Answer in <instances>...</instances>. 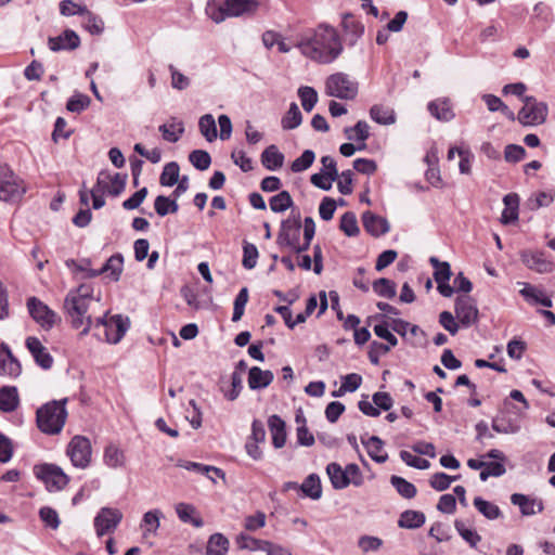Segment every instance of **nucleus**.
<instances>
[{"instance_id": "f257e3e1", "label": "nucleus", "mask_w": 555, "mask_h": 555, "mask_svg": "<svg viewBox=\"0 0 555 555\" xmlns=\"http://www.w3.org/2000/svg\"><path fill=\"white\" fill-rule=\"evenodd\" d=\"M297 47L302 55L319 64L333 63L344 50L336 29L325 24L302 36Z\"/></svg>"}, {"instance_id": "f03ea898", "label": "nucleus", "mask_w": 555, "mask_h": 555, "mask_svg": "<svg viewBox=\"0 0 555 555\" xmlns=\"http://www.w3.org/2000/svg\"><path fill=\"white\" fill-rule=\"evenodd\" d=\"M95 301L98 299L93 297V288L88 284L70 289L64 299V311L70 325L76 330L81 328L80 336L87 335L92 330L94 319L90 308Z\"/></svg>"}, {"instance_id": "7ed1b4c3", "label": "nucleus", "mask_w": 555, "mask_h": 555, "mask_svg": "<svg viewBox=\"0 0 555 555\" xmlns=\"http://www.w3.org/2000/svg\"><path fill=\"white\" fill-rule=\"evenodd\" d=\"M66 402L67 399L52 400L37 410L36 422L40 431L47 435L62 431L67 420Z\"/></svg>"}, {"instance_id": "20e7f679", "label": "nucleus", "mask_w": 555, "mask_h": 555, "mask_svg": "<svg viewBox=\"0 0 555 555\" xmlns=\"http://www.w3.org/2000/svg\"><path fill=\"white\" fill-rule=\"evenodd\" d=\"M126 175L102 170L98 176L96 184L91 190L93 208L100 209L105 205L104 194L114 197L120 195L126 188Z\"/></svg>"}, {"instance_id": "39448f33", "label": "nucleus", "mask_w": 555, "mask_h": 555, "mask_svg": "<svg viewBox=\"0 0 555 555\" xmlns=\"http://www.w3.org/2000/svg\"><path fill=\"white\" fill-rule=\"evenodd\" d=\"M129 327L130 320L128 317H124L121 314L107 317V313L95 318L92 326V328L95 331L94 335L101 338L99 331L102 330L104 333V340L109 344L119 343Z\"/></svg>"}, {"instance_id": "423d86ee", "label": "nucleus", "mask_w": 555, "mask_h": 555, "mask_svg": "<svg viewBox=\"0 0 555 555\" xmlns=\"http://www.w3.org/2000/svg\"><path fill=\"white\" fill-rule=\"evenodd\" d=\"M324 92L327 96L340 100H353L359 92V83L350 75L337 72L325 79Z\"/></svg>"}, {"instance_id": "0eeeda50", "label": "nucleus", "mask_w": 555, "mask_h": 555, "mask_svg": "<svg viewBox=\"0 0 555 555\" xmlns=\"http://www.w3.org/2000/svg\"><path fill=\"white\" fill-rule=\"evenodd\" d=\"M300 231L301 220L299 215L283 220L276 236V244L281 248H289L296 254H301L304 250H298L301 247L299 244Z\"/></svg>"}, {"instance_id": "6e6552de", "label": "nucleus", "mask_w": 555, "mask_h": 555, "mask_svg": "<svg viewBox=\"0 0 555 555\" xmlns=\"http://www.w3.org/2000/svg\"><path fill=\"white\" fill-rule=\"evenodd\" d=\"M26 189L13 170L5 164L0 165V201L16 202Z\"/></svg>"}, {"instance_id": "1a4fd4ad", "label": "nucleus", "mask_w": 555, "mask_h": 555, "mask_svg": "<svg viewBox=\"0 0 555 555\" xmlns=\"http://www.w3.org/2000/svg\"><path fill=\"white\" fill-rule=\"evenodd\" d=\"M524 106L518 112V121L524 126L542 125L547 117L548 107L544 102H539L533 96L522 98Z\"/></svg>"}, {"instance_id": "9d476101", "label": "nucleus", "mask_w": 555, "mask_h": 555, "mask_svg": "<svg viewBox=\"0 0 555 555\" xmlns=\"http://www.w3.org/2000/svg\"><path fill=\"white\" fill-rule=\"evenodd\" d=\"M35 475L42 480L50 492L61 491L69 481L68 476L55 464H41L34 468Z\"/></svg>"}, {"instance_id": "9b49d317", "label": "nucleus", "mask_w": 555, "mask_h": 555, "mask_svg": "<svg viewBox=\"0 0 555 555\" xmlns=\"http://www.w3.org/2000/svg\"><path fill=\"white\" fill-rule=\"evenodd\" d=\"M66 453L75 467L86 468L91 462V442L83 436H75L69 441Z\"/></svg>"}, {"instance_id": "f8f14e48", "label": "nucleus", "mask_w": 555, "mask_h": 555, "mask_svg": "<svg viewBox=\"0 0 555 555\" xmlns=\"http://www.w3.org/2000/svg\"><path fill=\"white\" fill-rule=\"evenodd\" d=\"M27 309L31 318L43 328L51 330L59 319L57 314L36 297L27 300Z\"/></svg>"}, {"instance_id": "ddd939ff", "label": "nucleus", "mask_w": 555, "mask_h": 555, "mask_svg": "<svg viewBox=\"0 0 555 555\" xmlns=\"http://www.w3.org/2000/svg\"><path fill=\"white\" fill-rule=\"evenodd\" d=\"M122 519L118 508L103 507L94 517V528L98 537L113 532Z\"/></svg>"}, {"instance_id": "4468645a", "label": "nucleus", "mask_w": 555, "mask_h": 555, "mask_svg": "<svg viewBox=\"0 0 555 555\" xmlns=\"http://www.w3.org/2000/svg\"><path fill=\"white\" fill-rule=\"evenodd\" d=\"M478 308L476 301L467 295L459 296L455 299V315L459 323L464 327H469L478 320Z\"/></svg>"}, {"instance_id": "2eb2a0df", "label": "nucleus", "mask_w": 555, "mask_h": 555, "mask_svg": "<svg viewBox=\"0 0 555 555\" xmlns=\"http://www.w3.org/2000/svg\"><path fill=\"white\" fill-rule=\"evenodd\" d=\"M26 348L35 359L36 363L44 369L49 370L53 364V358L48 352L47 348L35 336H29L25 341Z\"/></svg>"}, {"instance_id": "dca6fc26", "label": "nucleus", "mask_w": 555, "mask_h": 555, "mask_svg": "<svg viewBox=\"0 0 555 555\" xmlns=\"http://www.w3.org/2000/svg\"><path fill=\"white\" fill-rule=\"evenodd\" d=\"M522 262L530 269L539 273L551 272L554 268L552 261L546 259L543 251L539 250H524L521 251Z\"/></svg>"}, {"instance_id": "f3484780", "label": "nucleus", "mask_w": 555, "mask_h": 555, "mask_svg": "<svg viewBox=\"0 0 555 555\" xmlns=\"http://www.w3.org/2000/svg\"><path fill=\"white\" fill-rule=\"evenodd\" d=\"M80 44V38L76 31L72 29L64 30L56 37H50L48 39L49 49L53 52L62 50H75Z\"/></svg>"}, {"instance_id": "a211bd4d", "label": "nucleus", "mask_w": 555, "mask_h": 555, "mask_svg": "<svg viewBox=\"0 0 555 555\" xmlns=\"http://www.w3.org/2000/svg\"><path fill=\"white\" fill-rule=\"evenodd\" d=\"M22 372L20 361L12 354L5 344L0 345V375L8 377H17Z\"/></svg>"}, {"instance_id": "6ab92c4d", "label": "nucleus", "mask_w": 555, "mask_h": 555, "mask_svg": "<svg viewBox=\"0 0 555 555\" xmlns=\"http://www.w3.org/2000/svg\"><path fill=\"white\" fill-rule=\"evenodd\" d=\"M223 3L229 17L251 15L259 8L257 0H224Z\"/></svg>"}, {"instance_id": "aec40b11", "label": "nucleus", "mask_w": 555, "mask_h": 555, "mask_svg": "<svg viewBox=\"0 0 555 555\" xmlns=\"http://www.w3.org/2000/svg\"><path fill=\"white\" fill-rule=\"evenodd\" d=\"M362 223L367 233L373 236H380L389 231L388 221L371 211H364L362 215Z\"/></svg>"}, {"instance_id": "412c9836", "label": "nucleus", "mask_w": 555, "mask_h": 555, "mask_svg": "<svg viewBox=\"0 0 555 555\" xmlns=\"http://www.w3.org/2000/svg\"><path fill=\"white\" fill-rule=\"evenodd\" d=\"M122 266L124 257L120 254H115L106 260V262L101 269H99L98 271H90V276H99L101 274L107 273V275L114 282H117L120 279Z\"/></svg>"}, {"instance_id": "4be33fe9", "label": "nucleus", "mask_w": 555, "mask_h": 555, "mask_svg": "<svg viewBox=\"0 0 555 555\" xmlns=\"http://www.w3.org/2000/svg\"><path fill=\"white\" fill-rule=\"evenodd\" d=\"M274 375L269 370L253 366L248 372V386L250 389H262L273 382Z\"/></svg>"}, {"instance_id": "5701e85b", "label": "nucleus", "mask_w": 555, "mask_h": 555, "mask_svg": "<svg viewBox=\"0 0 555 555\" xmlns=\"http://www.w3.org/2000/svg\"><path fill=\"white\" fill-rule=\"evenodd\" d=\"M511 502L520 508L524 516L534 515L543 509L541 502L520 493L512 494Z\"/></svg>"}, {"instance_id": "b1692460", "label": "nucleus", "mask_w": 555, "mask_h": 555, "mask_svg": "<svg viewBox=\"0 0 555 555\" xmlns=\"http://www.w3.org/2000/svg\"><path fill=\"white\" fill-rule=\"evenodd\" d=\"M521 426L517 418L506 416L504 413L492 420V429L498 434L513 435L520 430Z\"/></svg>"}, {"instance_id": "393cba45", "label": "nucleus", "mask_w": 555, "mask_h": 555, "mask_svg": "<svg viewBox=\"0 0 555 555\" xmlns=\"http://www.w3.org/2000/svg\"><path fill=\"white\" fill-rule=\"evenodd\" d=\"M162 517L163 513L159 509H152L143 515L140 527L142 529V537L144 539L157 533Z\"/></svg>"}, {"instance_id": "a878e982", "label": "nucleus", "mask_w": 555, "mask_h": 555, "mask_svg": "<svg viewBox=\"0 0 555 555\" xmlns=\"http://www.w3.org/2000/svg\"><path fill=\"white\" fill-rule=\"evenodd\" d=\"M20 404L17 388L14 386H3L0 388V411L4 413L13 412Z\"/></svg>"}, {"instance_id": "bb28decb", "label": "nucleus", "mask_w": 555, "mask_h": 555, "mask_svg": "<svg viewBox=\"0 0 555 555\" xmlns=\"http://www.w3.org/2000/svg\"><path fill=\"white\" fill-rule=\"evenodd\" d=\"M344 133L349 141H360L358 150L361 151L365 149L364 142L370 137V126L366 121L359 120L353 127L345 128Z\"/></svg>"}, {"instance_id": "cd10ccee", "label": "nucleus", "mask_w": 555, "mask_h": 555, "mask_svg": "<svg viewBox=\"0 0 555 555\" xmlns=\"http://www.w3.org/2000/svg\"><path fill=\"white\" fill-rule=\"evenodd\" d=\"M176 513L182 522L192 524L195 528H201L204 525L196 508L191 504L178 503L176 505Z\"/></svg>"}, {"instance_id": "c85d7f7f", "label": "nucleus", "mask_w": 555, "mask_h": 555, "mask_svg": "<svg viewBox=\"0 0 555 555\" xmlns=\"http://www.w3.org/2000/svg\"><path fill=\"white\" fill-rule=\"evenodd\" d=\"M429 113L440 121H450L454 117L450 101L438 99L428 104Z\"/></svg>"}, {"instance_id": "c756f323", "label": "nucleus", "mask_w": 555, "mask_h": 555, "mask_svg": "<svg viewBox=\"0 0 555 555\" xmlns=\"http://www.w3.org/2000/svg\"><path fill=\"white\" fill-rule=\"evenodd\" d=\"M158 131L165 141L176 143L184 132V125L181 120L171 118L169 122L160 125Z\"/></svg>"}, {"instance_id": "7c9ffc66", "label": "nucleus", "mask_w": 555, "mask_h": 555, "mask_svg": "<svg viewBox=\"0 0 555 555\" xmlns=\"http://www.w3.org/2000/svg\"><path fill=\"white\" fill-rule=\"evenodd\" d=\"M272 436V443L275 448H282L286 442V430L284 421L278 415H271L268 421Z\"/></svg>"}, {"instance_id": "2f4dec72", "label": "nucleus", "mask_w": 555, "mask_h": 555, "mask_svg": "<svg viewBox=\"0 0 555 555\" xmlns=\"http://www.w3.org/2000/svg\"><path fill=\"white\" fill-rule=\"evenodd\" d=\"M103 462L109 468H121L126 465L125 452L115 444H108L104 449Z\"/></svg>"}, {"instance_id": "473e14b6", "label": "nucleus", "mask_w": 555, "mask_h": 555, "mask_svg": "<svg viewBox=\"0 0 555 555\" xmlns=\"http://www.w3.org/2000/svg\"><path fill=\"white\" fill-rule=\"evenodd\" d=\"M370 117L377 124L389 126L396 122L395 111L382 104H375L370 109Z\"/></svg>"}, {"instance_id": "72a5a7b5", "label": "nucleus", "mask_w": 555, "mask_h": 555, "mask_svg": "<svg viewBox=\"0 0 555 555\" xmlns=\"http://www.w3.org/2000/svg\"><path fill=\"white\" fill-rule=\"evenodd\" d=\"M326 473L334 489H345L350 485V480L346 477L345 468L338 463H330L326 466Z\"/></svg>"}, {"instance_id": "f704fd0d", "label": "nucleus", "mask_w": 555, "mask_h": 555, "mask_svg": "<svg viewBox=\"0 0 555 555\" xmlns=\"http://www.w3.org/2000/svg\"><path fill=\"white\" fill-rule=\"evenodd\" d=\"M505 208L501 215V222L508 224L518 219L519 198L517 194H507L503 198Z\"/></svg>"}, {"instance_id": "c9c22d12", "label": "nucleus", "mask_w": 555, "mask_h": 555, "mask_svg": "<svg viewBox=\"0 0 555 555\" xmlns=\"http://www.w3.org/2000/svg\"><path fill=\"white\" fill-rule=\"evenodd\" d=\"M261 163L268 170L274 171L283 166L284 155L275 145H270L261 153Z\"/></svg>"}, {"instance_id": "e433bc0d", "label": "nucleus", "mask_w": 555, "mask_h": 555, "mask_svg": "<svg viewBox=\"0 0 555 555\" xmlns=\"http://www.w3.org/2000/svg\"><path fill=\"white\" fill-rule=\"evenodd\" d=\"M362 443L366 447L367 453L371 459L377 463H385L388 459V455L382 454L384 442L377 436H372L366 440L362 437Z\"/></svg>"}, {"instance_id": "4c0bfd02", "label": "nucleus", "mask_w": 555, "mask_h": 555, "mask_svg": "<svg viewBox=\"0 0 555 555\" xmlns=\"http://www.w3.org/2000/svg\"><path fill=\"white\" fill-rule=\"evenodd\" d=\"M520 294L529 304L542 305L544 307L552 306L551 298L544 292L531 285H525V287L520 291Z\"/></svg>"}, {"instance_id": "58836bf2", "label": "nucleus", "mask_w": 555, "mask_h": 555, "mask_svg": "<svg viewBox=\"0 0 555 555\" xmlns=\"http://www.w3.org/2000/svg\"><path fill=\"white\" fill-rule=\"evenodd\" d=\"M178 466L182 467L186 470H193L201 475H206L214 482H215V478L212 476H209V473H214L216 476L224 478V473L220 468L215 467V466L204 465L201 463L190 462V461H179Z\"/></svg>"}, {"instance_id": "ea45409f", "label": "nucleus", "mask_w": 555, "mask_h": 555, "mask_svg": "<svg viewBox=\"0 0 555 555\" xmlns=\"http://www.w3.org/2000/svg\"><path fill=\"white\" fill-rule=\"evenodd\" d=\"M302 493L312 499L319 500L322 496V487L320 478L317 474H310L300 485Z\"/></svg>"}, {"instance_id": "a19ab883", "label": "nucleus", "mask_w": 555, "mask_h": 555, "mask_svg": "<svg viewBox=\"0 0 555 555\" xmlns=\"http://www.w3.org/2000/svg\"><path fill=\"white\" fill-rule=\"evenodd\" d=\"M201 134L208 141L214 142L218 138L216 120L211 114L201 116L198 120Z\"/></svg>"}, {"instance_id": "79ce46f5", "label": "nucleus", "mask_w": 555, "mask_h": 555, "mask_svg": "<svg viewBox=\"0 0 555 555\" xmlns=\"http://www.w3.org/2000/svg\"><path fill=\"white\" fill-rule=\"evenodd\" d=\"M474 506L489 520H494L502 516V512L496 504L486 501L480 496L474 499Z\"/></svg>"}, {"instance_id": "37998d69", "label": "nucleus", "mask_w": 555, "mask_h": 555, "mask_svg": "<svg viewBox=\"0 0 555 555\" xmlns=\"http://www.w3.org/2000/svg\"><path fill=\"white\" fill-rule=\"evenodd\" d=\"M229 550V540L221 533H214L210 535L207 546L206 555H224Z\"/></svg>"}, {"instance_id": "c03bdc74", "label": "nucleus", "mask_w": 555, "mask_h": 555, "mask_svg": "<svg viewBox=\"0 0 555 555\" xmlns=\"http://www.w3.org/2000/svg\"><path fill=\"white\" fill-rule=\"evenodd\" d=\"M302 114L296 103H291L288 111L281 119V126L284 130H292L300 126Z\"/></svg>"}, {"instance_id": "a18cd8bd", "label": "nucleus", "mask_w": 555, "mask_h": 555, "mask_svg": "<svg viewBox=\"0 0 555 555\" xmlns=\"http://www.w3.org/2000/svg\"><path fill=\"white\" fill-rule=\"evenodd\" d=\"M425 522V515L417 511H405L401 514L398 525L401 528L415 529L423 526Z\"/></svg>"}, {"instance_id": "49530a36", "label": "nucleus", "mask_w": 555, "mask_h": 555, "mask_svg": "<svg viewBox=\"0 0 555 555\" xmlns=\"http://www.w3.org/2000/svg\"><path fill=\"white\" fill-rule=\"evenodd\" d=\"M390 483L397 490V492L404 499H412L416 495V487L399 476H391Z\"/></svg>"}, {"instance_id": "de8ad7c7", "label": "nucleus", "mask_w": 555, "mask_h": 555, "mask_svg": "<svg viewBox=\"0 0 555 555\" xmlns=\"http://www.w3.org/2000/svg\"><path fill=\"white\" fill-rule=\"evenodd\" d=\"M180 167L176 162L166 164L163 168L159 182L163 186H173L179 181Z\"/></svg>"}, {"instance_id": "09e8293b", "label": "nucleus", "mask_w": 555, "mask_h": 555, "mask_svg": "<svg viewBox=\"0 0 555 555\" xmlns=\"http://www.w3.org/2000/svg\"><path fill=\"white\" fill-rule=\"evenodd\" d=\"M154 208L158 216L165 217L170 212L176 214L179 209V206L175 198L171 199L167 196L158 195L155 198Z\"/></svg>"}, {"instance_id": "8fccbe9b", "label": "nucleus", "mask_w": 555, "mask_h": 555, "mask_svg": "<svg viewBox=\"0 0 555 555\" xmlns=\"http://www.w3.org/2000/svg\"><path fill=\"white\" fill-rule=\"evenodd\" d=\"M269 205L273 212H283L293 206V198L287 191H281L270 198Z\"/></svg>"}, {"instance_id": "3c124183", "label": "nucleus", "mask_w": 555, "mask_h": 555, "mask_svg": "<svg viewBox=\"0 0 555 555\" xmlns=\"http://www.w3.org/2000/svg\"><path fill=\"white\" fill-rule=\"evenodd\" d=\"M298 96L301 102V106L306 112H311L318 103V92L314 88L302 86L298 89Z\"/></svg>"}, {"instance_id": "603ef678", "label": "nucleus", "mask_w": 555, "mask_h": 555, "mask_svg": "<svg viewBox=\"0 0 555 555\" xmlns=\"http://www.w3.org/2000/svg\"><path fill=\"white\" fill-rule=\"evenodd\" d=\"M81 26L89 31L91 35H100L104 29L103 21L93 15L86 9V12L81 15Z\"/></svg>"}, {"instance_id": "864d4df0", "label": "nucleus", "mask_w": 555, "mask_h": 555, "mask_svg": "<svg viewBox=\"0 0 555 555\" xmlns=\"http://www.w3.org/2000/svg\"><path fill=\"white\" fill-rule=\"evenodd\" d=\"M373 289L378 296L388 298V299L393 298L397 293L396 284L386 278H380V279L376 280L373 283Z\"/></svg>"}, {"instance_id": "5fc2aeb1", "label": "nucleus", "mask_w": 555, "mask_h": 555, "mask_svg": "<svg viewBox=\"0 0 555 555\" xmlns=\"http://www.w3.org/2000/svg\"><path fill=\"white\" fill-rule=\"evenodd\" d=\"M430 264L435 268L434 279L437 283L449 282L451 278L450 264L446 261H439L436 257L429 259Z\"/></svg>"}, {"instance_id": "6e6d98bb", "label": "nucleus", "mask_w": 555, "mask_h": 555, "mask_svg": "<svg viewBox=\"0 0 555 555\" xmlns=\"http://www.w3.org/2000/svg\"><path fill=\"white\" fill-rule=\"evenodd\" d=\"M190 163L198 170H206L211 164V157L204 150H194L189 155Z\"/></svg>"}, {"instance_id": "4d7b16f0", "label": "nucleus", "mask_w": 555, "mask_h": 555, "mask_svg": "<svg viewBox=\"0 0 555 555\" xmlns=\"http://www.w3.org/2000/svg\"><path fill=\"white\" fill-rule=\"evenodd\" d=\"M339 228L347 236H356L359 233L356 215L351 211L345 212L340 218Z\"/></svg>"}, {"instance_id": "13d9d810", "label": "nucleus", "mask_w": 555, "mask_h": 555, "mask_svg": "<svg viewBox=\"0 0 555 555\" xmlns=\"http://www.w3.org/2000/svg\"><path fill=\"white\" fill-rule=\"evenodd\" d=\"M314 158H315V154L313 151H311V150L304 151V153L292 163V165H291L292 171L293 172H301V171L307 170L313 164Z\"/></svg>"}, {"instance_id": "bf43d9fd", "label": "nucleus", "mask_w": 555, "mask_h": 555, "mask_svg": "<svg viewBox=\"0 0 555 555\" xmlns=\"http://www.w3.org/2000/svg\"><path fill=\"white\" fill-rule=\"evenodd\" d=\"M247 301H248V289L246 287H243L238 292V294L236 295V297L234 299L233 315H232L233 322H237L242 319Z\"/></svg>"}, {"instance_id": "052dcab7", "label": "nucleus", "mask_w": 555, "mask_h": 555, "mask_svg": "<svg viewBox=\"0 0 555 555\" xmlns=\"http://www.w3.org/2000/svg\"><path fill=\"white\" fill-rule=\"evenodd\" d=\"M454 527L459 534L472 546L476 547L480 542L481 537L473 529H468L465 527L462 520H455Z\"/></svg>"}, {"instance_id": "680f3d73", "label": "nucleus", "mask_w": 555, "mask_h": 555, "mask_svg": "<svg viewBox=\"0 0 555 555\" xmlns=\"http://www.w3.org/2000/svg\"><path fill=\"white\" fill-rule=\"evenodd\" d=\"M90 98L82 93H75L69 98L66 108L72 113H81L90 105Z\"/></svg>"}, {"instance_id": "e2e57ef3", "label": "nucleus", "mask_w": 555, "mask_h": 555, "mask_svg": "<svg viewBox=\"0 0 555 555\" xmlns=\"http://www.w3.org/2000/svg\"><path fill=\"white\" fill-rule=\"evenodd\" d=\"M40 519L50 528L57 529L60 526L59 514L55 509L43 506L39 511Z\"/></svg>"}, {"instance_id": "0e129e2a", "label": "nucleus", "mask_w": 555, "mask_h": 555, "mask_svg": "<svg viewBox=\"0 0 555 555\" xmlns=\"http://www.w3.org/2000/svg\"><path fill=\"white\" fill-rule=\"evenodd\" d=\"M258 258V249L254 244L246 243L243 247V267L246 269L255 268Z\"/></svg>"}, {"instance_id": "69168bd1", "label": "nucleus", "mask_w": 555, "mask_h": 555, "mask_svg": "<svg viewBox=\"0 0 555 555\" xmlns=\"http://www.w3.org/2000/svg\"><path fill=\"white\" fill-rule=\"evenodd\" d=\"M459 476L451 477L444 473H436L430 478V486L437 491H443L450 487L453 480H456Z\"/></svg>"}, {"instance_id": "338daca9", "label": "nucleus", "mask_w": 555, "mask_h": 555, "mask_svg": "<svg viewBox=\"0 0 555 555\" xmlns=\"http://www.w3.org/2000/svg\"><path fill=\"white\" fill-rule=\"evenodd\" d=\"M267 540L256 539L249 535L241 534L238 537V543L242 548H248L250 551H262L267 545Z\"/></svg>"}, {"instance_id": "774afa93", "label": "nucleus", "mask_w": 555, "mask_h": 555, "mask_svg": "<svg viewBox=\"0 0 555 555\" xmlns=\"http://www.w3.org/2000/svg\"><path fill=\"white\" fill-rule=\"evenodd\" d=\"M400 457L406 465L417 469H427L430 466L427 460L413 455L409 451H401Z\"/></svg>"}]
</instances>
